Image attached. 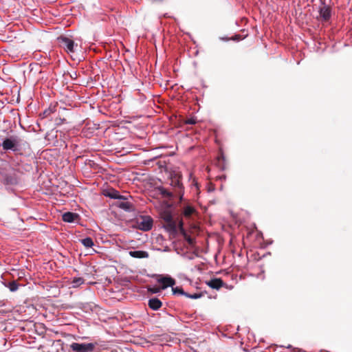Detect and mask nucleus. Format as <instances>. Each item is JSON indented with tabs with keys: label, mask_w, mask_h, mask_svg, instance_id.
<instances>
[{
	"label": "nucleus",
	"mask_w": 352,
	"mask_h": 352,
	"mask_svg": "<svg viewBox=\"0 0 352 352\" xmlns=\"http://www.w3.org/2000/svg\"><path fill=\"white\" fill-rule=\"evenodd\" d=\"M160 215L162 220L163 227L166 231L171 234H176L179 230L190 245H192L194 244L195 239L187 234L183 227V222L182 220L179 221V224L177 226V221L173 219L171 212L168 210L162 211Z\"/></svg>",
	"instance_id": "obj_1"
},
{
	"label": "nucleus",
	"mask_w": 352,
	"mask_h": 352,
	"mask_svg": "<svg viewBox=\"0 0 352 352\" xmlns=\"http://www.w3.org/2000/svg\"><path fill=\"white\" fill-rule=\"evenodd\" d=\"M170 185L173 186L177 193L180 196V199H182L183 196V184L181 182L182 174L179 172L173 171L170 173Z\"/></svg>",
	"instance_id": "obj_2"
},
{
	"label": "nucleus",
	"mask_w": 352,
	"mask_h": 352,
	"mask_svg": "<svg viewBox=\"0 0 352 352\" xmlns=\"http://www.w3.org/2000/svg\"><path fill=\"white\" fill-rule=\"evenodd\" d=\"M153 219L149 216H140L135 221V228L142 231H148L153 227Z\"/></svg>",
	"instance_id": "obj_3"
},
{
	"label": "nucleus",
	"mask_w": 352,
	"mask_h": 352,
	"mask_svg": "<svg viewBox=\"0 0 352 352\" xmlns=\"http://www.w3.org/2000/svg\"><path fill=\"white\" fill-rule=\"evenodd\" d=\"M95 346L93 343L74 342L70 345V348L75 352H90L94 349Z\"/></svg>",
	"instance_id": "obj_4"
},
{
	"label": "nucleus",
	"mask_w": 352,
	"mask_h": 352,
	"mask_svg": "<svg viewBox=\"0 0 352 352\" xmlns=\"http://www.w3.org/2000/svg\"><path fill=\"white\" fill-rule=\"evenodd\" d=\"M57 40L59 45L64 48L67 52H74V43L72 39L60 36L57 38Z\"/></svg>",
	"instance_id": "obj_5"
},
{
	"label": "nucleus",
	"mask_w": 352,
	"mask_h": 352,
	"mask_svg": "<svg viewBox=\"0 0 352 352\" xmlns=\"http://www.w3.org/2000/svg\"><path fill=\"white\" fill-rule=\"evenodd\" d=\"M115 204L118 208H120L126 212H130V211L134 210V206H133V204L130 201H126L123 197L122 199H118L116 202Z\"/></svg>",
	"instance_id": "obj_6"
},
{
	"label": "nucleus",
	"mask_w": 352,
	"mask_h": 352,
	"mask_svg": "<svg viewBox=\"0 0 352 352\" xmlns=\"http://www.w3.org/2000/svg\"><path fill=\"white\" fill-rule=\"evenodd\" d=\"M18 141L14 138H6L2 143L3 150H13L15 151V147L18 144Z\"/></svg>",
	"instance_id": "obj_7"
},
{
	"label": "nucleus",
	"mask_w": 352,
	"mask_h": 352,
	"mask_svg": "<svg viewBox=\"0 0 352 352\" xmlns=\"http://www.w3.org/2000/svg\"><path fill=\"white\" fill-rule=\"evenodd\" d=\"M320 17L323 21H328L331 16V10L329 6L324 5L319 9Z\"/></svg>",
	"instance_id": "obj_8"
},
{
	"label": "nucleus",
	"mask_w": 352,
	"mask_h": 352,
	"mask_svg": "<svg viewBox=\"0 0 352 352\" xmlns=\"http://www.w3.org/2000/svg\"><path fill=\"white\" fill-rule=\"evenodd\" d=\"M158 282L162 284V289H165L168 287H172L175 284V280L170 276H163L158 279Z\"/></svg>",
	"instance_id": "obj_9"
},
{
	"label": "nucleus",
	"mask_w": 352,
	"mask_h": 352,
	"mask_svg": "<svg viewBox=\"0 0 352 352\" xmlns=\"http://www.w3.org/2000/svg\"><path fill=\"white\" fill-rule=\"evenodd\" d=\"M206 285L212 289H219L221 287L223 286L224 283L221 278H214L207 281Z\"/></svg>",
	"instance_id": "obj_10"
},
{
	"label": "nucleus",
	"mask_w": 352,
	"mask_h": 352,
	"mask_svg": "<svg viewBox=\"0 0 352 352\" xmlns=\"http://www.w3.org/2000/svg\"><path fill=\"white\" fill-rule=\"evenodd\" d=\"M196 212L195 208L190 204H186L183 206L182 214L186 218H190Z\"/></svg>",
	"instance_id": "obj_11"
},
{
	"label": "nucleus",
	"mask_w": 352,
	"mask_h": 352,
	"mask_svg": "<svg viewBox=\"0 0 352 352\" xmlns=\"http://www.w3.org/2000/svg\"><path fill=\"white\" fill-rule=\"evenodd\" d=\"M79 218V215L74 212H67L63 214V220L65 222L72 223Z\"/></svg>",
	"instance_id": "obj_12"
},
{
	"label": "nucleus",
	"mask_w": 352,
	"mask_h": 352,
	"mask_svg": "<svg viewBox=\"0 0 352 352\" xmlns=\"http://www.w3.org/2000/svg\"><path fill=\"white\" fill-rule=\"evenodd\" d=\"M148 307L153 310H158L162 306V302L157 298H153L148 300Z\"/></svg>",
	"instance_id": "obj_13"
},
{
	"label": "nucleus",
	"mask_w": 352,
	"mask_h": 352,
	"mask_svg": "<svg viewBox=\"0 0 352 352\" xmlns=\"http://www.w3.org/2000/svg\"><path fill=\"white\" fill-rule=\"evenodd\" d=\"M129 254L131 257L136 258H146L149 256V254L147 252L142 250L130 251Z\"/></svg>",
	"instance_id": "obj_14"
},
{
	"label": "nucleus",
	"mask_w": 352,
	"mask_h": 352,
	"mask_svg": "<svg viewBox=\"0 0 352 352\" xmlns=\"http://www.w3.org/2000/svg\"><path fill=\"white\" fill-rule=\"evenodd\" d=\"M6 287H7L10 292H14L18 290L20 286H22V285H20L18 283L16 280H13L11 282H9L7 284H5Z\"/></svg>",
	"instance_id": "obj_15"
},
{
	"label": "nucleus",
	"mask_w": 352,
	"mask_h": 352,
	"mask_svg": "<svg viewBox=\"0 0 352 352\" xmlns=\"http://www.w3.org/2000/svg\"><path fill=\"white\" fill-rule=\"evenodd\" d=\"M85 283L84 278L81 277H75L72 281V287H78Z\"/></svg>",
	"instance_id": "obj_16"
},
{
	"label": "nucleus",
	"mask_w": 352,
	"mask_h": 352,
	"mask_svg": "<svg viewBox=\"0 0 352 352\" xmlns=\"http://www.w3.org/2000/svg\"><path fill=\"white\" fill-rule=\"evenodd\" d=\"M80 242L86 248H91L94 245V241L90 237L82 239L80 240Z\"/></svg>",
	"instance_id": "obj_17"
},
{
	"label": "nucleus",
	"mask_w": 352,
	"mask_h": 352,
	"mask_svg": "<svg viewBox=\"0 0 352 352\" xmlns=\"http://www.w3.org/2000/svg\"><path fill=\"white\" fill-rule=\"evenodd\" d=\"M172 291L173 294H181L186 296V294H187L186 292L184 291V289L182 287H172Z\"/></svg>",
	"instance_id": "obj_18"
},
{
	"label": "nucleus",
	"mask_w": 352,
	"mask_h": 352,
	"mask_svg": "<svg viewBox=\"0 0 352 352\" xmlns=\"http://www.w3.org/2000/svg\"><path fill=\"white\" fill-rule=\"evenodd\" d=\"M107 196L113 199H117L118 200L122 198V196L120 195L119 192L114 190L112 192H109Z\"/></svg>",
	"instance_id": "obj_19"
},
{
	"label": "nucleus",
	"mask_w": 352,
	"mask_h": 352,
	"mask_svg": "<svg viewBox=\"0 0 352 352\" xmlns=\"http://www.w3.org/2000/svg\"><path fill=\"white\" fill-rule=\"evenodd\" d=\"M162 289L161 287H148V292H151V294H157V293L160 292Z\"/></svg>",
	"instance_id": "obj_20"
},
{
	"label": "nucleus",
	"mask_w": 352,
	"mask_h": 352,
	"mask_svg": "<svg viewBox=\"0 0 352 352\" xmlns=\"http://www.w3.org/2000/svg\"><path fill=\"white\" fill-rule=\"evenodd\" d=\"M160 191H161V194L165 197L170 198L173 196L172 192H169L168 190H166L165 188H161Z\"/></svg>",
	"instance_id": "obj_21"
},
{
	"label": "nucleus",
	"mask_w": 352,
	"mask_h": 352,
	"mask_svg": "<svg viewBox=\"0 0 352 352\" xmlns=\"http://www.w3.org/2000/svg\"><path fill=\"white\" fill-rule=\"evenodd\" d=\"M202 296V294L201 293L199 294H186V297L187 298H192V299H197V298H199Z\"/></svg>",
	"instance_id": "obj_22"
},
{
	"label": "nucleus",
	"mask_w": 352,
	"mask_h": 352,
	"mask_svg": "<svg viewBox=\"0 0 352 352\" xmlns=\"http://www.w3.org/2000/svg\"><path fill=\"white\" fill-rule=\"evenodd\" d=\"M184 122L186 124H195L196 123V120L193 118H191L185 120Z\"/></svg>",
	"instance_id": "obj_23"
},
{
	"label": "nucleus",
	"mask_w": 352,
	"mask_h": 352,
	"mask_svg": "<svg viewBox=\"0 0 352 352\" xmlns=\"http://www.w3.org/2000/svg\"><path fill=\"white\" fill-rule=\"evenodd\" d=\"M231 39L233 41H238L242 39V38L240 34H236L235 36H232Z\"/></svg>",
	"instance_id": "obj_24"
},
{
	"label": "nucleus",
	"mask_w": 352,
	"mask_h": 352,
	"mask_svg": "<svg viewBox=\"0 0 352 352\" xmlns=\"http://www.w3.org/2000/svg\"><path fill=\"white\" fill-rule=\"evenodd\" d=\"M50 110H45V111L43 112V114H44L45 116H47V115H49V114H50Z\"/></svg>",
	"instance_id": "obj_25"
},
{
	"label": "nucleus",
	"mask_w": 352,
	"mask_h": 352,
	"mask_svg": "<svg viewBox=\"0 0 352 352\" xmlns=\"http://www.w3.org/2000/svg\"><path fill=\"white\" fill-rule=\"evenodd\" d=\"M153 2H162L164 0H152Z\"/></svg>",
	"instance_id": "obj_26"
}]
</instances>
